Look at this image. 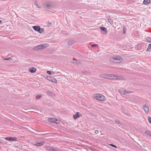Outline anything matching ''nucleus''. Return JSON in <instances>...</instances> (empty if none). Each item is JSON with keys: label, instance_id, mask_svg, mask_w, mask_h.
<instances>
[{"label": "nucleus", "instance_id": "c756f323", "mask_svg": "<svg viewBox=\"0 0 151 151\" xmlns=\"http://www.w3.org/2000/svg\"><path fill=\"white\" fill-rule=\"evenodd\" d=\"M110 145L112 147H115V148H117L116 146L115 145H113V144H110Z\"/></svg>", "mask_w": 151, "mask_h": 151}, {"label": "nucleus", "instance_id": "39448f33", "mask_svg": "<svg viewBox=\"0 0 151 151\" xmlns=\"http://www.w3.org/2000/svg\"><path fill=\"white\" fill-rule=\"evenodd\" d=\"M100 76L102 78H107L109 79H112L113 76V74H101L100 75Z\"/></svg>", "mask_w": 151, "mask_h": 151}, {"label": "nucleus", "instance_id": "dca6fc26", "mask_svg": "<svg viewBox=\"0 0 151 151\" xmlns=\"http://www.w3.org/2000/svg\"><path fill=\"white\" fill-rule=\"evenodd\" d=\"M47 94L50 96H55V94L53 92L50 91H48L47 92Z\"/></svg>", "mask_w": 151, "mask_h": 151}, {"label": "nucleus", "instance_id": "9b49d317", "mask_svg": "<svg viewBox=\"0 0 151 151\" xmlns=\"http://www.w3.org/2000/svg\"><path fill=\"white\" fill-rule=\"evenodd\" d=\"M143 109L146 113H148L149 112V108L147 105H145L143 107Z\"/></svg>", "mask_w": 151, "mask_h": 151}, {"label": "nucleus", "instance_id": "b1692460", "mask_svg": "<svg viewBox=\"0 0 151 151\" xmlns=\"http://www.w3.org/2000/svg\"><path fill=\"white\" fill-rule=\"evenodd\" d=\"M42 95H37L36 97V99L37 100L40 99L42 97Z\"/></svg>", "mask_w": 151, "mask_h": 151}, {"label": "nucleus", "instance_id": "c85d7f7f", "mask_svg": "<svg viewBox=\"0 0 151 151\" xmlns=\"http://www.w3.org/2000/svg\"><path fill=\"white\" fill-rule=\"evenodd\" d=\"M126 32V29L124 28L123 29V33L124 34H125Z\"/></svg>", "mask_w": 151, "mask_h": 151}, {"label": "nucleus", "instance_id": "473e14b6", "mask_svg": "<svg viewBox=\"0 0 151 151\" xmlns=\"http://www.w3.org/2000/svg\"><path fill=\"white\" fill-rule=\"evenodd\" d=\"M35 5L36 6H37V7H38V8H40V7L39 6L37 5V3H35Z\"/></svg>", "mask_w": 151, "mask_h": 151}, {"label": "nucleus", "instance_id": "7ed1b4c3", "mask_svg": "<svg viewBox=\"0 0 151 151\" xmlns=\"http://www.w3.org/2000/svg\"><path fill=\"white\" fill-rule=\"evenodd\" d=\"M48 45L47 44H43L35 47L34 49L35 50H43L48 47Z\"/></svg>", "mask_w": 151, "mask_h": 151}, {"label": "nucleus", "instance_id": "9d476101", "mask_svg": "<svg viewBox=\"0 0 151 151\" xmlns=\"http://www.w3.org/2000/svg\"><path fill=\"white\" fill-rule=\"evenodd\" d=\"M48 121L51 122L52 123H55L57 124L59 123L58 122H56V121H58L57 119H55V118H49L48 119Z\"/></svg>", "mask_w": 151, "mask_h": 151}, {"label": "nucleus", "instance_id": "72a5a7b5", "mask_svg": "<svg viewBox=\"0 0 151 151\" xmlns=\"http://www.w3.org/2000/svg\"><path fill=\"white\" fill-rule=\"evenodd\" d=\"M115 122L118 124H120V122L119 121H115Z\"/></svg>", "mask_w": 151, "mask_h": 151}, {"label": "nucleus", "instance_id": "393cba45", "mask_svg": "<svg viewBox=\"0 0 151 151\" xmlns=\"http://www.w3.org/2000/svg\"><path fill=\"white\" fill-rule=\"evenodd\" d=\"M147 50L148 51H151V44L149 45Z\"/></svg>", "mask_w": 151, "mask_h": 151}, {"label": "nucleus", "instance_id": "412c9836", "mask_svg": "<svg viewBox=\"0 0 151 151\" xmlns=\"http://www.w3.org/2000/svg\"><path fill=\"white\" fill-rule=\"evenodd\" d=\"M150 3V0H144L143 1V3L144 4L147 5Z\"/></svg>", "mask_w": 151, "mask_h": 151}, {"label": "nucleus", "instance_id": "423d86ee", "mask_svg": "<svg viewBox=\"0 0 151 151\" xmlns=\"http://www.w3.org/2000/svg\"><path fill=\"white\" fill-rule=\"evenodd\" d=\"M119 91V93L121 95H126L127 94H128V93H132V92L130 91H126L124 89H120Z\"/></svg>", "mask_w": 151, "mask_h": 151}, {"label": "nucleus", "instance_id": "1a4fd4ad", "mask_svg": "<svg viewBox=\"0 0 151 151\" xmlns=\"http://www.w3.org/2000/svg\"><path fill=\"white\" fill-rule=\"evenodd\" d=\"M52 4L51 2H49L45 4L44 7L46 8H49L52 7Z\"/></svg>", "mask_w": 151, "mask_h": 151}, {"label": "nucleus", "instance_id": "f704fd0d", "mask_svg": "<svg viewBox=\"0 0 151 151\" xmlns=\"http://www.w3.org/2000/svg\"><path fill=\"white\" fill-rule=\"evenodd\" d=\"M1 21L0 20V24L1 23Z\"/></svg>", "mask_w": 151, "mask_h": 151}, {"label": "nucleus", "instance_id": "a878e982", "mask_svg": "<svg viewBox=\"0 0 151 151\" xmlns=\"http://www.w3.org/2000/svg\"><path fill=\"white\" fill-rule=\"evenodd\" d=\"M145 133L146 134L150 136L151 137V132L149 131H147L145 132Z\"/></svg>", "mask_w": 151, "mask_h": 151}, {"label": "nucleus", "instance_id": "6e6552de", "mask_svg": "<svg viewBox=\"0 0 151 151\" xmlns=\"http://www.w3.org/2000/svg\"><path fill=\"white\" fill-rule=\"evenodd\" d=\"M7 140L11 141H17V138L16 137H6L4 138Z\"/></svg>", "mask_w": 151, "mask_h": 151}, {"label": "nucleus", "instance_id": "f03ea898", "mask_svg": "<svg viewBox=\"0 0 151 151\" xmlns=\"http://www.w3.org/2000/svg\"><path fill=\"white\" fill-rule=\"evenodd\" d=\"M93 98L99 101H104L105 100V97L100 94H95L93 95Z\"/></svg>", "mask_w": 151, "mask_h": 151}, {"label": "nucleus", "instance_id": "4be33fe9", "mask_svg": "<svg viewBox=\"0 0 151 151\" xmlns=\"http://www.w3.org/2000/svg\"><path fill=\"white\" fill-rule=\"evenodd\" d=\"M74 43H75V42L74 41H71V40L69 41L68 42V45H73Z\"/></svg>", "mask_w": 151, "mask_h": 151}, {"label": "nucleus", "instance_id": "2eb2a0df", "mask_svg": "<svg viewBox=\"0 0 151 151\" xmlns=\"http://www.w3.org/2000/svg\"><path fill=\"white\" fill-rule=\"evenodd\" d=\"M44 143V142H40L37 143L36 144H35L34 145L37 146H41L43 145Z\"/></svg>", "mask_w": 151, "mask_h": 151}, {"label": "nucleus", "instance_id": "f257e3e1", "mask_svg": "<svg viewBox=\"0 0 151 151\" xmlns=\"http://www.w3.org/2000/svg\"><path fill=\"white\" fill-rule=\"evenodd\" d=\"M111 62L115 63H119L121 62L123 60L122 58L119 56H114L111 57L110 58Z\"/></svg>", "mask_w": 151, "mask_h": 151}, {"label": "nucleus", "instance_id": "f8f14e48", "mask_svg": "<svg viewBox=\"0 0 151 151\" xmlns=\"http://www.w3.org/2000/svg\"><path fill=\"white\" fill-rule=\"evenodd\" d=\"M48 149L52 151H60V150L57 148H54L51 147H49L48 148Z\"/></svg>", "mask_w": 151, "mask_h": 151}, {"label": "nucleus", "instance_id": "f3484780", "mask_svg": "<svg viewBox=\"0 0 151 151\" xmlns=\"http://www.w3.org/2000/svg\"><path fill=\"white\" fill-rule=\"evenodd\" d=\"M100 29L101 31L105 32L106 33L107 32V29L105 27H101L100 28Z\"/></svg>", "mask_w": 151, "mask_h": 151}, {"label": "nucleus", "instance_id": "ddd939ff", "mask_svg": "<svg viewBox=\"0 0 151 151\" xmlns=\"http://www.w3.org/2000/svg\"><path fill=\"white\" fill-rule=\"evenodd\" d=\"M79 113L78 112H77L73 116V117L74 119H76L77 118L79 117L80 116H82V115H81L80 116L78 114Z\"/></svg>", "mask_w": 151, "mask_h": 151}, {"label": "nucleus", "instance_id": "bb28decb", "mask_svg": "<svg viewBox=\"0 0 151 151\" xmlns=\"http://www.w3.org/2000/svg\"><path fill=\"white\" fill-rule=\"evenodd\" d=\"M147 119L149 123L151 124V118L149 116L148 117Z\"/></svg>", "mask_w": 151, "mask_h": 151}, {"label": "nucleus", "instance_id": "6ab92c4d", "mask_svg": "<svg viewBox=\"0 0 151 151\" xmlns=\"http://www.w3.org/2000/svg\"><path fill=\"white\" fill-rule=\"evenodd\" d=\"M50 81H51L52 82L55 83H57V81L56 79L55 78H52L50 80Z\"/></svg>", "mask_w": 151, "mask_h": 151}, {"label": "nucleus", "instance_id": "20e7f679", "mask_svg": "<svg viewBox=\"0 0 151 151\" xmlns=\"http://www.w3.org/2000/svg\"><path fill=\"white\" fill-rule=\"evenodd\" d=\"M33 28L34 30L37 31L40 33H42L44 32V30L42 28H40L39 26H35L33 27Z\"/></svg>", "mask_w": 151, "mask_h": 151}, {"label": "nucleus", "instance_id": "4468645a", "mask_svg": "<svg viewBox=\"0 0 151 151\" xmlns=\"http://www.w3.org/2000/svg\"><path fill=\"white\" fill-rule=\"evenodd\" d=\"M29 70L30 73H34L36 71V69L35 68L32 67L29 68Z\"/></svg>", "mask_w": 151, "mask_h": 151}, {"label": "nucleus", "instance_id": "7c9ffc66", "mask_svg": "<svg viewBox=\"0 0 151 151\" xmlns=\"http://www.w3.org/2000/svg\"><path fill=\"white\" fill-rule=\"evenodd\" d=\"M94 132L96 134H97L99 132V131L97 130H96Z\"/></svg>", "mask_w": 151, "mask_h": 151}, {"label": "nucleus", "instance_id": "cd10ccee", "mask_svg": "<svg viewBox=\"0 0 151 151\" xmlns=\"http://www.w3.org/2000/svg\"><path fill=\"white\" fill-rule=\"evenodd\" d=\"M91 46L92 47H97L98 46V45L97 44H95V45H91Z\"/></svg>", "mask_w": 151, "mask_h": 151}, {"label": "nucleus", "instance_id": "a211bd4d", "mask_svg": "<svg viewBox=\"0 0 151 151\" xmlns=\"http://www.w3.org/2000/svg\"><path fill=\"white\" fill-rule=\"evenodd\" d=\"M47 73L48 74L50 75H53L55 73V72L53 71H47Z\"/></svg>", "mask_w": 151, "mask_h": 151}, {"label": "nucleus", "instance_id": "5701e85b", "mask_svg": "<svg viewBox=\"0 0 151 151\" xmlns=\"http://www.w3.org/2000/svg\"><path fill=\"white\" fill-rule=\"evenodd\" d=\"M146 41L148 42H151V38L150 37H148L145 39Z\"/></svg>", "mask_w": 151, "mask_h": 151}, {"label": "nucleus", "instance_id": "aec40b11", "mask_svg": "<svg viewBox=\"0 0 151 151\" xmlns=\"http://www.w3.org/2000/svg\"><path fill=\"white\" fill-rule=\"evenodd\" d=\"M107 19L108 20V22L110 23L111 24H112L113 23V21L111 20V19L110 17H107Z\"/></svg>", "mask_w": 151, "mask_h": 151}, {"label": "nucleus", "instance_id": "2f4dec72", "mask_svg": "<svg viewBox=\"0 0 151 151\" xmlns=\"http://www.w3.org/2000/svg\"><path fill=\"white\" fill-rule=\"evenodd\" d=\"M10 58V57H9L7 58H4V60H9V59Z\"/></svg>", "mask_w": 151, "mask_h": 151}, {"label": "nucleus", "instance_id": "0eeeda50", "mask_svg": "<svg viewBox=\"0 0 151 151\" xmlns=\"http://www.w3.org/2000/svg\"><path fill=\"white\" fill-rule=\"evenodd\" d=\"M112 79L115 80H121L123 79V78L121 76H118L113 75V76Z\"/></svg>", "mask_w": 151, "mask_h": 151}, {"label": "nucleus", "instance_id": "c9c22d12", "mask_svg": "<svg viewBox=\"0 0 151 151\" xmlns=\"http://www.w3.org/2000/svg\"><path fill=\"white\" fill-rule=\"evenodd\" d=\"M0 142H1V141H0Z\"/></svg>", "mask_w": 151, "mask_h": 151}]
</instances>
